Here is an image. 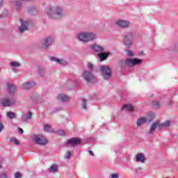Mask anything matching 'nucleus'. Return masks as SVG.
Segmentation results:
<instances>
[{"label": "nucleus", "mask_w": 178, "mask_h": 178, "mask_svg": "<svg viewBox=\"0 0 178 178\" xmlns=\"http://www.w3.org/2000/svg\"><path fill=\"white\" fill-rule=\"evenodd\" d=\"M71 156H72V152L67 151V152H65V155L64 158L65 159H70Z\"/></svg>", "instance_id": "nucleus-33"}, {"label": "nucleus", "mask_w": 178, "mask_h": 178, "mask_svg": "<svg viewBox=\"0 0 178 178\" xmlns=\"http://www.w3.org/2000/svg\"><path fill=\"white\" fill-rule=\"evenodd\" d=\"M62 108L58 109V111H60Z\"/></svg>", "instance_id": "nucleus-47"}, {"label": "nucleus", "mask_w": 178, "mask_h": 178, "mask_svg": "<svg viewBox=\"0 0 178 178\" xmlns=\"http://www.w3.org/2000/svg\"><path fill=\"white\" fill-rule=\"evenodd\" d=\"M122 111H129V112H133L134 111V108H133V106L131 104H124L122 107Z\"/></svg>", "instance_id": "nucleus-24"}, {"label": "nucleus", "mask_w": 178, "mask_h": 178, "mask_svg": "<svg viewBox=\"0 0 178 178\" xmlns=\"http://www.w3.org/2000/svg\"><path fill=\"white\" fill-rule=\"evenodd\" d=\"M7 90L9 92V94H15V92H16L17 88H16V86L15 84L13 83H7Z\"/></svg>", "instance_id": "nucleus-19"}, {"label": "nucleus", "mask_w": 178, "mask_h": 178, "mask_svg": "<svg viewBox=\"0 0 178 178\" xmlns=\"http://www.w3.org/2000/svg\"><path fill=\"white\" fill-rule=\"evenodd\" d=\"M134 42V35L132 33H127L124 35V44L128 48Z\"/></svg>", "instance_id": "nucleus-6"}, {"label": "nucleus", "mask_w": 178, "mask_h": 178, "mask_svg": "<svg viewBox=\"0 0 178 178\" xmlns=\"http://www.w3.org/2000/svg\"><path fill=\"white\" fill-rule=\"evenodd\" d=\"M144 123H147V120L145 117L140 118L137 120L136 126L138 127H140V126H141V124H144Z\"/></svg>", "instance_id": "nucleus-25"}, {"label": "nucleus", "mask_w": 178, "mask_h": 178, "mask_svg": "<svg viewBox=\"0 0 178 178\" xmlns=\"http://www.w3.org/2000/svg\"><path fill=\"white\" fill-rule=\"evenodd\" d=\"M52 44H54V38L51 36L47 37L42 42V48L43 49H47V48L51 47Z\"/></svg>", "instance_id": "nucleus-12"}, {"label": "nucleus", "mask_w": 178, "mask_h": 178, "mask_svg": "<svg viewBox=\"0 0 178 178\" xmlns=\"http://www.w3.org/2000/svg\"><path fill=\"white\" fill-rule=\"evenodd\" d=\"M33 87H35V82H25L22 85V88L23 90H30V88H33Z\"/></svg>", "instance_id": "nucleus-17"}, {"label": "nucleus", "mask_w": 178, "mask_h": 178, "mask_svg": "<svg viewBox=\"0 0 178 178\" xmlns=\"http://www.w3.org/2000/svg\"><path fill=\"white\" fill-rule=\"evenodd\" d=\"M44 131H47L49 133H51V126H49V124H46L44 126Z\"/></svg>", "instance_id": "nucleus-35"}, {"label": "nucleus", "mask_w": 178, "mask_h": 178, "mask_svg": "<svg viewBox=\"0 0 178 178\" xmlns=\"http://www.w3.org/2000/svg\"><path fill=\"white\" fill-rule=\"evenodd\" d=\"M0 92H1V88H0Z\"/></svg>", "instance_id": "nucleus-49"}, {"label": "nucleus", "mask_w": 178, "mask_h": 178, "mask_svg": "<svg viewBox=\"0 0 178 178\" xmlns=\"http://www.w3.org/2000/svg\"><path fill=\"white\" fill-rule=\"evenodd\" d=\"M18 131L20 133V134H23L24 133V131L22 128H19Z\"/></svg>", "instance_id": "nucleus-40"}, {"label": "nucleus", "mask_w": 178, "mask_h": 178, "mask_svg": "<svg viewBox=\"0 0 178 178\" xmlns=\"http://www.w3.org/2000/svg\"><path fill=\"white\" fill-rule=\"evenodd\" d=\"M31 118H33V113L29 111L27 114H23L22 115L21 120L23 123H27V120H31Z\"/></svg>", "instance_id": "nucleus-16"}, {"label": "nucleus", "mask_w": 178, "mask_h": 178, "mask_svg": "<svg viewBox=\"0 0 178 178\" xmlns=\"http://www.w3.org/2000/svg\"><path fill=\"white\" fill-rule=\"evenodd\" d=\"M100 72L105 80H108V79H111V76H112V70H111V68L108 66L107 65L102 66L100 68Z\"/></svg>", "instance_id": "nucleus-8"}, {"label": "nucleus", "mask_w": 178, "mask_h": 178, "mask_svg": "<svg viewBox=\"0 0 178 178\" xmlns=\"http://www.w3.org/2000/svg\"><path fill=\"white\" fill-rule=\"evenodd\" d=\"M97 56L100 59V62H104V60H106L108 58V54L102 51L97 54Z\"/></svg>", "instance_id": "nucleus-22"}, {"label": "nucleus", "mask_w": 178, "mask_h": 178, "mask_svg": "<svg viewBox=\"0 0 178 178\" xmlns=\"http://www.w3.org/2000/svg\"><path fill=\"white\" fill-rule=\"evenodd\" d=\"M152 105L156 108H159V106H161V103L159 102V101L156 100L153 102Z\"/></svg>", "instance_id": "nucleus-36"}, {"label": "nucleus", "mask_w": 178, "mask_h": 178, "mask_svg": "<svg viewBox=\"0 0 178 178\" xmlns=\"http://www.w3.org/2000/svg\"><path fill=\"white\" fill-rule=\"evenodd\" d=\"M81 106L83 109H87V100L86 99H82Z\"/></svg>", "instance_id": "nucleus-32"}, {"label": "nucleus", "mask_w": 178, "mask_h": 178, "mask_svg": "<svg viewBox=\"0 0 178 178\" xmlns=\"http://www.w3.org/2000/svg\"><path fill=\"white\" fill-rule=\"evenodd\" d=\"M2 168V166L1 165H0V169Z\"/></svg>", "instance_id": "nucleus-48"}, {"label": "nucleus", "mask_w": 178, "mask_h": 178, "mask_svg": "<svg viewBox=\"0 0 178 178\" xmlns=\"http://www.w3.org/2000/svg\"><path fill=\"white\" fill-rule=\"evenodd\" d=\"M171 123L172 122L169 120H167L163 123H161L160 120H156L151 124L149 129V131L147 132V134H152L155 131V130H156V129H159V130H162V129L169 127Z\"/></svg>", "instance_id": "nucleus-4"}, {"label": "nucleus", "mask_w": 178, "mask_h": 178, "mask_svg": "<svg viewBox=\"0 0 178 178\" xmlns=\"http://www.w3.org/2000/svg\"><path fill=\"white\" fill-rule=\"evenodd\" d=\"M136 161L140 162V163H145V156L144 154L139 153L136 155Z\"/></svg>", "instance_id": "nucleus-20"}, {"label": "nucleus", "mask_w": 178, "mask_h": 178, "mask_svg": "<svg viewBox=\"0 0 178 178\" xmlns=\"http://www.w3.org/2000/svg\"><path fill=\"white\" fill-rule=\"evenodd\" d=\"M59 134H60L61 136H65V131H59Z\"/></svg>", "instance_id": "nucleus-44"}, {"label": "nucleus", "mask_w": 178, "mask_h": 178, "mask_svg": "<svg viewBox=\"0 0 178 178\" xmlns=\"http://www.w3.org/2000/svg\"><path fill=\"white\" fill-rule=\"evenodd\" d=\"M141 63H143V60L138 58H127V59L120 60L118 62V66L121 69H126V67L138 66V65H141Z\"/></svg>", "instance_id": "nucleus-3"}, {"label": "nucleus", "mask_w": 178, "mask_h": 178, "mask_svg": "<svg viewBox=\"0 0 178 178\" xmlns=\"http://www.w3.org/2000/svg\"><path fill=\"white\" fill-rule=\"evenodd\" d=\"M146 121L149 123L152 122L155 119V113H149L145 117Z\"/></svg>", "instance_id": "nucleus-23"}, {"label": "nucleus", "mask_w": 178, "mask_h": 178, "mask_svg": "<svg viewBox=\"0 0 178 178\" xmlns=\"http://www.w3.org/2000/svg\"><path fill=\"white\" fill-rule=\"evenodd\" d=\"M76 40L83 44H87L97 40V34L91 31H81L76 34Z\"/></svg>", "instance_id": "nucleus-2"}, {"label": "nucleus", "mask_w": 178, "mask_h": 178, "mask_svg": "<svg viewBox=\"0 0 178 178\" xmlns=\"http://www.w3.org/2000/svg\"><path fill=\"white\" fill-rule=\"evenodd\" d=\"M90 49H92L94 52H97V54H101V52H104V47L97 43L92 44L90 46Z\"/></svg>", "instance_id": "nucleus-14"}, {"label": "nucleus", "mask_w": 178, "mask_h": 178, "mask_svg": "<svg viewBox=\"0 0 178 178\" xmlns=\"http://www.w3.org/2000/svg\"><path fill=\"white\" fill-rule=\"evenodd\" d=\"M15 178H22V174H20V172H15Z\"/></svg>", "instance_id": "nucleus-37"}, {"label": "nucleus", "mask_w": 178, "mask_h": 178, "mask_svg": "<svg viewBox=\"0 0 178 178\" xmlns=\"http://www.w3.org/2000/svg\"><path fill=\"white\" fill-rule=\"evenodd\" d=\"M115 24L120 29H129L131 26V22L126 19H118L115 22Z\"/></svg>", "instance_id": "nucleus-9"}, {"label": "nucleus", "mask_w": 178, "mask_h": 178, "mask_svg": "<svg viewBox=\"0 0 178 178\" xmlns=\"http://www.w3.org/2000/svg\"><path fill=\"white\" fill-rule=\"evenodd\" d=\"M2 6H3V0H0V9Z\"/></svg>", "instance_id": "nucleus-43"}, {"label": "nucleus", "mask_w": 178, "mask_h": 178, "mask_svg": "<svg viewBox=\"0 0 178 178\" xmlns=\"http://www.w3.org/2000/svg\"><path fill=\"white\" fill-rule=\"evenodd\" d=\"M87 67L88 69V71L92 72V70H94V65L91 63H88Z\"/></svg>", "instance_id": "nucleus-30"}, {"label": "nucleus", "mask_w": 178, "mask_h": 178, "mask_svg": "<svg viewBox=\"0 0 178 178\" xmlns=\"http://www.w3.org/2000/svg\"><path fill=\"white\" fill-rule=\"evenodd\" d=\"M169 105H172V102H169Z\"/></svg>", "instance_id": "nucleus-46"}, {"label": "nucleus", "mask_w": 178, "mask_h": 178, "mask_svg": "<svg viewBox=\"0 0 178 178\" xmlns=\"http://www.w3.org/2000/svg\"><path fill=\"white\" fill-rule=\"evenodd\" d=\"M6 115L8 119H16V113L12 112V111H7L6 113Z\"/></svg>", "instance_id": "nucleus-26"}, {"label": "nucleus", "mask_w": 178, "mask_h": 178, "mask_svg": "<svg viewBox=\"0 0 178 178\" xmlns=\"http://www.w3.org/2000/svg\"><path fill=\"white\" fill-rule=\"evenodd\" d=\"M88 153H89V154L90 155V156H94V152H92V151L89 150V151H88Z\"/></svg>", "instance_id": "nucleus-42"}, {"label": "nucleus", "mask_w": 178, "mask_h": 178, "mask_svg": "<svg viewBox=\"0 0 178 178\" xmlns=\"http://www.w3.org/2000/svg\"><path fill=\"white\" fill-rule=\"evenodd\" d=\"M126 55L129 58H131V56H134V55H136V53L130 49H127L126 51Z\"/></svg>", "instance_id": "nucleus-28"}, {"label": "nucleus", "mask_w": 178, "mask_h": 178, "mask_svg": "<svg viewBox=\"0 0 178 178\" xmlns=\"http://www.w3.org/2000/svg\"><path fill=\"white\" fill-rule=\"evenodd\" d=\"M49 19L58 20L65 16V10L60 6H49L44 10Z\"/></svg>", "instance_id": "nucleus-1"}, {"label": "nucleus", "mask_w": 178, "mask_h": 178, "mask_svg": "<svg viewBox=\"0 0 178 178\" xmlns=\"http://www.w3.org/2000/svg\"><path fill=\"white\" fill-rule=\"evenodd\" d=\"M82 79H83L88 84L89 83H93V81L97 80L95 76L92 74V72H90L89 70H85L83 72Z\"/></svg>", "instance_id": "nucleus-7"}, {"label": "nucleus", "mask_w": 178, "mask_h": 178, "mask_svg": "<svg viewBox=\"0 0 178 178\" xmlns=\"http://www.w3.org/2000/svg\"><path fill=\"white\" fill-rule=\"evenodd\" d=\"M49 172H51V173H55L58 172V165L52 164L49 168Z\"/></svg>", "instance_id": "nucleus-27"}, {"label": "nucleus", "mask_w": 178, "mask_h": 178, "mask_svg": "<svg viewBox=\"0 0 178 178\" xmlns=\"http://www.w3.org/2000/svg\"><path fill=\"white\" fill-rule=\"evenodd\" d=\"M0 178H8V177H6V175L3 173V174L0 175Z\"/></svg>", "instance_id": "nucleus-41"}, {"label": "nucleus", "mask_w": 178, "mask_h": 178, "mask_svg": "<svg viewBox=\"0 0 178 178\" xmlns=\"http://www.w3.org/2000/svg\"><path fill=\"white\" fill-rule=\"evenodd\" d=\"M120 175L119 173L116 172V173H111L109 175V178H119L120 177Z\"/></svg>", "instance_id": "nucleus-34"}, {"label": "nucleus", "mask_w": 178, "mask_h": 178, "mask_svg": "<svg viewBox=\"0 0 178 178\" xmlns=\"http://www.w3.org/2000/svg\"><path fill=\"white\" fill-rule=\"evenodd\" d=\"M39 74L40 76H44V70L42 68L39 69Z\"/></svg>", "instance_id": "nucleus-38"}, {"label": "nucleus", "mask_w": 178, "mask_h": 178, "mask_svg": "<svg viewBox=\"0 0 178 178\" xmlns=\"http://www.w3.org/2000/svg\"><path fill=\"white\" fill-rule=\"evenodd\" d=\"M31 22L29 20L20 19V26L19 27V31L20 33H24L29 30V26L31 24Z\"/></svg>", "instance_id": "nucleus-10"}, {"label": "nucleus", "mask_w": 178, "mask_h": 178, "mask_svg": "<svg viewBox=\"0 0 178 178\" xmlns=\"http://www.w3.org/2000/svg\"><path fill=\"white\" fill-rule=\"evenodd\" d=\"M28 12L32 16H35L38 15V8L36 6H31L29 8Z\"/></svg>", "instance_id": "nucleus-21"}, {"label": "nucleus", "mask_w": 178, "mask_h": 178, "mask_svg": "<svg viewBox=\"0 0 178 178\" xmlns=\"http://www.w3.org/2000/svg\"><path fill=\"white\" fill-rule=\"evenodd\" d=\"M49 59L51 62H56V63H58L59 65H62L63 66H66V65H67V61L63 59L56 58L55 56H51L49 57Z\"/></svg>", "instance_id": "nucleus-15"}, {"label": "nucleus", "mask_w": 178, "mask_h": 178, "mask_svg": "<svg viewBox=\"0 0 178 178\" xmlns=\"http://www.w3.org/2000/svg\"><path fill=\"white\" fill-rule=\"evenodd\" d=\"M57 99L61 102H69L70 101V97L64 93H61L58 95Z\"/></svg>", "instance_id": "nucleus-18"}, {"label": "nucleus", "mask_w": 178, "mask_h": 178, "mask_svg": "<svg viewBox=\"0 0 178 178\" xmlns=\"http://www.w3.org/2000/svg\"><path fill=\"white\" fill-rule=\"evenodd\" d=\"M4 127H3V124L0 123V133L2 131V130H3Z\"/></svg>", "instance_id": "nucleus-39"}, {"label": "nucleus", "mask_w": 178, "mask_h": 178, "mask_svg": "<svg viewBox=\"0 0 178 178\" xmlns=\"http://www.w3.org/2000/svg\"><path fill=\"white\" fill-rule=\"evenodd\" d=\"M0 104L2 106H11L15 104V99L3 98L0 99Z\"/></svg>", "instance_id": "nucleus-13"}, {"label": "nucleus", "mask_w": 178, "mask_h": 178, "mask_svg": "<svg viewBox=\"0 0 178 178\" xmlns=\"http://www.w3.org/2000/svg\"><path fill=\"white\" fill-rule=\"evenodd\" d=\"M33 140L35 144H38L39 145H47L48 144V139L41 134L34 135L33 136Z\"/></svg>", "instance_id": "nucleus-5"}, {"label": "nucleus", "mask_w": 178, "mask_h": 178, "mask_svg": "<svg viewBox=\"0 0 178 178\" xmlns=\"http://www.w3.org/2000/svg\"><path fill=\"white\" fill-rule=\"evenodd\" d=\"M10 66H12V67H20V63L19 62L13 61L10 63Z\"/></svg>", "instance_id": "nucleus-29"}, {"label": "nucleus", "mask_w": 178, "mask_h": 178, "mask_svg": "<svg viewBox=\"0 0 178 178\" xmlns=\"http://www.w3.org/2000/svg\"><path fill=\"white\" fill-rule=\"evenodd\" d=\"M6 15L0 14V19H2L3 17H5Z\"/></svg>", "instance_id": "nucleus-45"}, {"label": "nucleus", "mask_w": 178, "mask_h": 178, "mask_svg": "<svg viewBox=\"0 0 178 178\" xmlns=\"http://www.w3.org/2000/svg\"><path fill=\"white\" fill-rule=\"evenodd\" d=\"M10 143H14L15 145H19L20 144V142L15 138H10Z\"/></svg>", "instance_id": "nucleus-31"}, {"label": "nucleus", "mask_w": 178, "mask_h": 178, "mask_svg": "<svg viewBox=\"0 0 178 178\" xmlns=\"http://www.w3.org/2000/svg\"><path fill=\"white\" fill-rule=\"evenodd\" d=\"M81 144V139L79 138H72L66 143V147H76Z\"/></svg>", "instance_id": "nucleus-11"}]
</instances>
